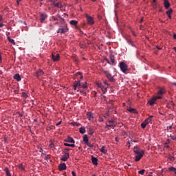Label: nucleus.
<instances>
[{
  "instance_id": "f257e3e1",
  "label": "nucleus",
  "mask_w": 176,
  "mask_h": 176,
  "mask_svg": "<svg viewBox=\"0 0 176 176\" xmlns=\"http://www.w3.org/2000/svg\"><path fill=\"white\" fill-rule=\"evenodd\" d=\"M106 78H107V79H109V82H112L113 83H115V82H116V80L115 79V78H113V76H112V74H111V73H109V72L108 71H103Z\"/></svg>"
},
{
  "instance_id": "f03ea898",
  "label": "nucleus",
  "mask_w": 176,
  "mask_h": 176,
  "mask_svg": "<svg viewBox=\"0 0 176 176\" xmlns=\"http://www.w3.org/2000/svg\"><path fill=\"white\" fill-rule=\"evenodd\" d=\"M63 155L60 158L62 162H67L68 159H69V152L68 151H63Z\"/></svg>"
},
{
  "instance_id": "7ed1b4c3",
  "label": "nucleus",
  "mask_w": 176,
  "mask_h": 176,
  "mask_svg": "<svg viewBox=\"0 0 176 176\" xmlns=\"http://www.w3.org/2000/svg\"><path fill=\"white\" fill-rule=\"evenodd\" d=\"M68 32V27L67 25L65 26H60V28L57 30V34H67Z\"/></svg>"
},
{
  "instance_id": "20e7f679",
  "label": "nucleus",
  "mask_w": 176,
  "mask_h": 176,
  "mask_svg": "<svg viewBox=\"0 0 176 176\" xmlns=\"http://www.w3.org/2000/svg\"><path fill=\"white\" fill-rule=\"evenodd\" d=\"M144 153H145V151L144 150H141L140 152L139 153H135V160L136 162H140V160H141V159H142V156H144Z\"/></svg>"
},
{
  "instance_id": "39448f33",
  "label": "nucleus",
  "mask_w": 176,
  "mask_h": 176,
  "mask_svg": "<svg viewBox=\"0 0 176 176\" xmlns=\"http://www.w3.org/2000/svg\"><path fill=\"white\" fill-rule=\"evenodd\" d=\"M120 67L123 74H126L127 72V64H126L124 62L120 63Z\"/></svg>"
},
{
  "instance_id": "423d86ee",
  "label": "nucleus",
  "mask_w": 176,
  "mask_h": 176,
  "mask_svg": "<svg viewBox=\"0 0 176 176\" xmlns=\"http://www.w3.org/2000/svg\"><path fill=\"white\" fill-rule=\"evenodd\" d=\"M34 76L39 79V78L45 76V72H43V70L40 69L34 73Z\"/></svg>"
},
{
  "instance_id": "0eeeda50",
  "label": "nucleus",
  "mask_w": 176,
  "mask_h": 176,
  "mask_svg": "<svg viewBox=\"0 0 176 176\" xmlns=\"http://www.w3.org/2000/svg\"><path fill=\"white\" fill-rule=\"evenodd\" d=\"M86 19L87 23L89 24V25H93V24H94V19H93V17L89 15H86Z\"/></svg>"
},
{
  "instance_id": "6e6552de",
  "label": "nucleus",
  "mask_w": 176,
  "mask_h": 176,
  "mask_svg": "<svg viewBox=\"0 0 176 176\" xmlns=\"http://www.w3.org/2000/svg\"><path fill=\"white\" fill-rule=\"evenodd\" d=\"M52 58L53 61H58V60H60V54L52 53Z\"/></svg>"
},
{
  "instance_id": "1a4fd4ad",
  "label": "nucleus",
  "mask_w": 176,
  "mask_h": 176,
  "mask_svg": "<svg viewBox=\"0 0 176 176\" xmlns=\"http://www.w3.org/2000/svg\"><path fill=\"white\" fill-rule=\"evenodd\" d=\"M80 86H81L80 80L74 81V85H73L74 90H76L78 87H80Z\"/></svg>"
},
{
  "instance_id": "9d476101",
  "label": "nucleus",
  "mask_w": 176,
  "mask_h": 176,
  "mask_svg": "<svg viewBox=\"0 0 176 176\" xmlns=\"http://www.w3.org/2000/svg\"><path fill=\"white\" fill-rule=\"evenodd\" d=\"M106 126H107V128L115 127V126H116L115 121H113V120H109L108 122V123L106 124Z\"/></svg>"
},
{
  "instance_id": "9b49d317",
  "label": "nucleus",
  "mask_w": 176,
  "mask_h": 176,
  "mask_svg": "<svg viewBox=\"0 0 176 176\" xmlns=\"http://www.w3.org/2000/svg\"><path fill=\"white\" fill-rule=\"evenodd\" d=\"M58 168L60 171L67 170V165L65 164V163L60 164L58 166Z\"/></svg>"
},
{
  "instance_id": "f8f14e48",
  "label": "nucleus",
  "mask_w": 176,
  "mask_h": 176,
  "mask_svg": "<svg viewBox=\"0 0 176 176\" xmlns=\"http://www.w3.org/2000/svg\"><path fill=\"white\" fill-rule=\"evenodd\" d=\"M164 6L165 9H170L171 4L168 1V0H164Z\"/></svg>"
},
{
  "instance_id": "ddd939ff",
  "label": "nucleus",
  "mask_w": 176,
  "mask_h": 176,
  "mask_svg": "<svg viewBox=\"0 0 176 176\" xmlns=\"http://www.w3.org/2000/svg\"><path fill=\"white\" fill-rule=\"evenodd\" d=\"M65 142H70L72 144H75V140L74 138L68 136L65 140Z\"/></svg>"
},
{
  "instance_id": "4468645a",
  "label": "nucleus",
  "mask_w": 176,
  "mask_h": 176,
  "mask_svg": "<svg viewBox=\"0 0 176 176\" xmlns=\"http://www.w3.org/2000/svg\"><path fill=\"white\" fill-rule=\"evenodd\" d=\"M50 2H51L52 5H54L55 8H61V3H56L53 0H50Z\"/></svg>"
},
{
  "instance_id": "2eb2a0df",
  "label": "nucleus",
  "mask_w": 176,
  "mask_h": 176,
  "mask_svg": "<svg viewBox=\"0 0 176 176\" xmlns=\"http://www.w3.org/2000/svg\"><path fill=\"white\" fill-rule=\"evenodd\" d=\"M46 19H47V14H41V16H40L41 23H43V21H45V20H46Z\"/></svg>"
},
{
  "instance_id": "dca6fc26",
  "label": "nucleus",
  "mask_w": 176,
  "mask_h": 176,
  "mask_svg": "<svg viewBox=\"0 0 176 176\" xmlns=\"http://www.w3.org/2000/svg\"><path fill=\"white\" fill-rule=\"evenodd\" d=\"M91 162L93 163V164H94V166H97L98 164V159L92 156L91 157Z\"/></svg>"
},
{
  "instance_id": "f3484780",
  "label": "nucleus",
  "mask_w": 176,
  "mask_h": 176,
  "mask_svg": "<svg viewBox=\"0 0 176 176\" xmlns=\"http://www.w3.org/2000/svg\"><path fill=\"white\" fill-rule=\"evenodd\" d=\"M153 118V116H150L148 118H146L144 122L148 125L149 124L150 122H152V118Z\"/></svg>"
},
{
  "instance_id": "a211bd4d",
  "label": "nucleus",
  "mask_w": 176,
  "mask_h": 176,
  "mask_svg": "<svg viewBox=\"0 0 176 176\" xmlns=\"http://www.w3.org/2000/svg\"><path fill=\"white\" fill-rule=\"evenodd\" d=\"M155 103H156V98H153L151 100H150L148 101L149 105H151V106L155 105Z\"/></svg>"
},
{
  "instance_id": "6ab92c4d",
  "label": "nucleus",
  "mask_w": 176,
  "mask_h": 176,
  "mask_svg": "<svg viewBox=\"0 0 176 176\" xmlns=\"http://www.w3.org/2000/svg\"><path fill=\"white\" fill-rule=\"evenodd\" d=\"M14 79H15V80H17V82H20V80H21V77L20 76L19 74H16L14 76Z\"/></svg>"
},
{
  "instance_id": "aec40b11",
  "label": "nucleus",
  "mask_w": 176,
  "mask_h": 176,
  "mask_svg": "<svg viewBox=\"0 0 176 176\" xmlns=\"http://www.w3.org/2000/svg\"><path fill=\"white\" fill-rule=\"evenodd\" d=\"M127 111H129V112H130L131 113H138V112H137V110L135 109L129 108Z\"/></svg>"
},
{
  "instance_id": "412c9836",
  "label": "nucleus",
  "mask_w": 176,
  "mask_h": 176,
  "mask_svg": "<svg viewBox=\"0 0 176 176\" xmlns=\"http://www.w3.org/2000/svg\"><path fill=\"white\" fill-rule=\"evenodd\" d=\"M110 60L112 65H115V56H113V54L110 55Z\"/></svg>"
},
{
  "instance_id": "4be33fe9",
  "label": "nucleus",
  "mask_w": 176,
  "mask_h": 176,
  "mask_svg": "<svg viewBox=\"0 0 176 176\" xmlns=\"http://www.w3.org/2000/svg\"><path fill=\"white\" fill-rule=\"evenodd\" d=\"M133 152H134V153H138L141 152V150L140 149V147L135 146L133 148Z\"/></svg>"
},
{
  "instance_id": "5701e85b",
  "label": "nucleus",
  "mask_w": 176,
  "mask_h": 176,
  "mask_svg": "<svg viewBox=\"0 0 176 176\" xmlns=\"http://www.w3.org/2000/svg\"><path fill=\"white\" fill-rule=\"evenodd\" d=\"M105 148H106L105 146H102V148L100 149L102 153H104V154L107 153V151L105 150Z\"/></svg>"
},
{
  "instance_id": "b1692460",
  "label": "nucleus",
  "mask_w": 176,
  "mask_h": 176,
  "mask_svg": "<svg viewBox=\"0 0 176 176\" xmlns=\"http://www.w3.org/2000/svg\"><path fill=\"white\" fill-rule=\"evenodd\" d=\"M107 87H108V85L107 87H104V85H102V87H100V89H102V91L103 92V94H105V93H107Z\"/></svg>"
},
{
  "instance_id": "393cba45",
  "label": "nucleus",
  "mask_w": 176,
  "mask_h": 176,
  "mask_svg": "<svg viewBox=\"0 0 176 176\" xmlns=\"http://www.w3.org/2000/svg\"><path fill=\"white\" fill-rule=\"evenodd\" d=\"M107 87H108V85L107 87H104V85H102V87H100V89H102V91L103 92V94H105V93H107Z\"/></svg>"
},
{
  "instance_id": "a878e982",
  "label": "nucleus",
  "mask_w": 176,
  "mask_h": 176,
  "mask_svg": "<svg viewBox=\"0 0 176 176\" xmlns=\"http://www.w3.org/2000/svg\"><path fill=\"white\" fill-rule=\"evenodd\" d=\"M87 116L89 118V120H91V119H93V113H91V112H87Z\"/></svg>"
},
{
  "instance_id": "bb28decb",
  "label": "nucleus",
  "mask_w": 176,
  "mask_h": 176,
  "mask_svg": "<svg viewBox=\"0 0 176 176\" xmlns=\"http://www.w3.org/2000/svg\"><path fill=\"white\" fill-rule=\"evenodd\" d=\"M173 8H170L169 10H168L166 12V14H167V16H170L171 14H173Z\"/></svg>"
},
{
  "instance_id": "cd10ccee",
  "label": "nucleus",
  "mask_w": 176,
  "mask_h": 176,
  "mask_svg": "<svg viewBox=\"0 0 176 176\" xmlns=\"http://www.w3.org/2000/svg\"><path fill=\"white\" fill-rule=\"evenodd\" d=\"M83 142L87 144V142H89V138L87 137V135H85L83 136Z\"/></svg>"
},
{
  "instance_id": "c85d7f7f",
  "label": "nucleus",
  "mask_w": 176,
  "mask_h": 176,
  "mask_svg": "<svg viewBox=\"0 0 176 176\" xmlns=\"http://www.w3.org/2000/svg\"><path fill=\"white\" fill-rule=\"evenodd\" d=\"M4 171L6 172V174L7 176H12V175L10 174V172H9L8 168H5Z\"/></svg>"
},
{
  "instance_id": "c756f323",
  "label": "nucleus",
  "mask_w": 176,
  "mask_h": 176,
  "mask_svg": "<svg viewBox=\"0 0 176 176\" xmlns=\"http://www.w3.org/2000/svg\"><path fill=\"white\" fill-rule=\"evenodd\" d=\"M47 28L49 30H54V25H53V23H50L48 25H47Z\"/></svg>"
},
{
  "instance_id": "7c9ffc66",
  "label": "nucleus",
  "mask_w": 176,
  "mask_h": 176,
  "mask_svg": "<svg viewBox=\"0 0 176 176\" xmlns=\"http://www.w3.org/2000/svg\"><path fill=\"white\" fill-rule=\"evenodd\" d=\"M79 131L81 134H85V133H86V129L85 127H81L79 129Z\"/></svg>"
},
{
  "instance_id": "2f4dec72",
  "label": "nucleus",
  "mask_w": 176,
  "mask_h": 176,
  "mask_svg": "<svg viewBox=\"0 0 176 176\" xmlns=\"http://www.w3.org/2000/svg\"><path fill=\"white\" fill-rule=\"evenodd\" d=\"M76 76H80L79 79H83V75H82V72L76 73Z\"/></svg>"
},
{
  "instance_id": "473e14b6",
  "label": "nucleus",
  "mask_w": 176,
  "mask_h": 176,
  "mask_svg": "<svg viewBox=\"0 0 176 176\" xmlns=\"http://www.w3.org/2000/svg\"><path fill=\"white\" fill-rule=\"evenodd\" d=\"M63 145L65 146H71L72 148H75V144H68V143H64Z\"/></svg>"
},
{
  "instance_id": "72a5a7b5",
  "label": "nucleus",
  "mask_w": 176,
  "mask_h": 176,
  "mask_svg": "<svg viewBox=\"0 0 176 176\" xmlns=\"http://www.w3.org/2000/svg\"><path fill=\"white\" fill-rule=\"evenodd\" d=\"M169 171H173L176 175V168L175 167L170 166L168 168Z\"/></svg>"
},
{
  "instance_id": "f704fd0d",
  "label": "nucleus",
  "mask_w": 176,
  "mask_h": 176,
  "mask_svg": "<svg viewBox=\"0 0 176 176\" xmlns=\"http://www.w3.org/2000/svg\"><path fill=\"white\" fill-rule=\"evenodd\" d=\"M70 24L72 25H76V24H78V21L72 20V21H70Z\"/></svg>"
},
{
  "instance_id": "c9c22d12",
  "label": "nucleus",
  "mask_w": 176,
  "mask_h": 176,
  "mask_svg": "<svg viewBox=\"0 0 176 176\" xmlns=\"http://www.w3.org/2000/svg\"><path fill=\"white\" fill-rule=\"evenodd\" d=\"M89 135H93V134H94V131L91 129V127L89 128Z\"/></svg>"
},
{
  "instance_id": "e433bc0d",
  "label": "nucleus",
  "mask_w": 176,
  "mask_h": 176,
  "mask_svg": "<svg viewBox=\"0 0 176 176\" xmlns=\"http://www.w3.org/2000/svg\"><path fill=\"white\" fill-rule=\"evenodd\" d=\"M162 94H164V89H160L159 91H158V95H159V96H162Z\"/></svg>"
},
{
  "instance_id": "4c0bfd02",
  "label": "nucleus",
  "mask_w": 176,
  "mask_h": 176,
  "mask_svg": "<svg viewBox=\"0 0 176 176\" xmlns=\"http://www.w3.org/2000/svg\"><path fill=\"white\" fill-rule=\"evenodd\" d=\"M72 126H76V127H79L80 126V124L78 122H72Z\"/></svg>"
},
{
  "instance_id": "58836bf2",
  "label": "nucleus",
  "mask_w": 176,
  "mask_h": 176,
  "mask_svg": "<svg viewBox=\"0 0 176 176\" xmlns=\"http://www.w3.org/2000/svg\"><path fill=\"white\" fill-rule=\"evenodd\" d=\"M145 173V169L141 170L138 172V174H140V175H144Z\"/></svg>"
},
{
  "instance_id": "ea45409f",
  "label": "nucleus",
  "mask_w": 176,
  "mask_h": 176,
  "mask_svg": "<svg viewBox=\"0 0 176 176\" xmlns=\"http://www.w3.org/2000/svg\"><path fill=\"white\" fill-rule=\"evenodd\" d=\"M147 124L143 122L142 124H141V127L142 129H145V127H146Z\"/></svg>"
},
{
  "instance_id": "a19ab883",
  "label": "nucleus",
  "mask_w": 176,
  "mask_h": 176,
  "mask_svg": "<svg viewBox=\"0 0 176 176\" xmlns=\"http://www.w3.org/2000/svg\"><path fill=\"white\" fill-rule=\"evenodd\" d=\"M22 97H23L24 98H27L28 97V95H27V93L23 92Z\"/></svg>"
},
{
  "instance_id": "79ce46f5",
  "label": "nucleus",
  "mask_w": 176,
  "mask_h": 176,
  "mask_svg": "<svg viewBox=\"0 0 176 176\" xmlns=\"http://www.w3.org/2000/svg\"><path fill=\"white\" fill-rule=\"evenodd\" d=\"M80 87H82V89H87V82H85V84H81V86Z\"/></svg>"
},
{
  "instance_id": "37998d69",
  "label": "nucleus",
  "mask_w": 176,
  "mask_h": 176,
  "mask_svg": "<svg viewBox=\"0 0 176 176\" xmlns=\"http://www.w3.org/2000/svg\"><path fill=\"white\" fill-rule=\"evenodd\" d=\"M85 144L86 145H87V146H89V148H93V144H91V143H89V142H87Z\"/></svg>"
},
{
  "instance_id": "c03bdc74",
  "label": "nucleus",
  "mask_w": 176,
  "mask_h": 176,
  "mask_svg": "<svg viewBox=\"0 0 176 176\" xmlns=\"http://www.w3.org/2000/svg\"><path fill=\"white\" fill-rule=\"evenodd\" d=\"M58 19H57L56 17H54V16H52L50 21H58Z\"/></svg>"
},
{
  "instance_id": "a18cd8bd",
  "label": "nucleus",
  "mask_w": 176,
  "mask_h": 176,
  "mask_svg": "<svg viewBox=\"0 0 176 176\" xmlns=\"http://www.w3.org/2000/svg\"><path fill=\"white\" fill-rule=\"evenodd\" d=\"M128 43H129V45H131V46H134V44L133 43V41H131V40H129V41H128Z\"/></svg>"
},
{
  "instance_id": "49530a36",
  "label": "nucleus",
  "mask_w": 176,
  "mask_h": 176,
  "mask_svg": "<svg viewBox=\"0 0 176 176\" xmlns=\"http://www.w3.org/2000/svg\"><path fill=\"white\" fill-rule=\"evenodd\" d=\"M171 129H173V124L169 126H167L166 130H168H168H171Z\"/></svg>"
},
{
  "instance_id": "de8ad7c7",
  "label": "nucleus",
  "mask_w": 176,
  "mask_h": 176,
  "mask_svg": "<svg viewBox=\"0 0 176 176\" xmlns=\"http://www.w3.org/2000/svg\"><path fill=\"white\" fill-rule=\"evenodd\" d=\"M169 159H170V160H171V162H174V160H175V158L173 156H169Z\"/></svg>"
},
{
  "instance_id": "09e8293b",
  "label": "nucleus",
  "mask_w": 176,
  "mask_h": 176,
  "mask_svg": "<svg viewBox=\"0 0 176 176\" xmlns=\"http://www.w3.org/2000/svg\"><path fill=\"white\" fill-rule=\"evenodd\" d=\"M10 43H12V45H14V40H13L12 38H11V40H10Z\"/></svg>"
},
{
  "instance_id": "8fccbe9b",
  "label": "nucleus",
  "mask_w": 176,
  "mask_h": 176,
  "mask_svg": "<svg viewBox=\"0 0 176 176\" xmlns=\"http://www.w3.org/2000/svg\"><path fill=\"white\" fill-rule=\"evenodd\" d=\"M96 85H97L98 87H102V84H101V83H97Z\"/></svg>"
},
{
  "instance_id": "3c124183",
  "label": "nucleus",
  "mask_w": 176,
  "mask_h": 176,
  "mask_svg": "<svg viewBox=\"0 0 176 176\" xmlns=\"http://www.w3.org/2000/svg\"><path fill=\"white\" fill-rule=\"evenodd\" d=\"M170 138H171V140H176V137L175 135H170Z\"/></svg>"
},
{
  "instance_id": "603ef678",
  "label": "nucleus",
  "mask_w": 176,
  "mask_h": 176,
  "mask_svg": "<svg viewBox=\"0 0 176 176\" xmlns=\"http://www.w3.org/2000/svg\"><path fill=\"white\" fill-rule=\"evenodd\" d=\"M68 151H71V148H66L64 149L63 152H67Z\"/></svg>"
},
{
  "instance_id": "864d4df0",
  "label": "nucleus",
  "mask_w": 176,
  "mask_h": 176,
  "mask_svg": "<svg viewBox=\"0 0 176 176\" xmlns=\"http://www.w3.org/2000/svg\"><path fill=\"white\" fill-rule=\"evenodd\" d=\"M3 21V19L2 18V16L0 15V23H2Z\"/></svg>"
},
{
  "instance_id": "5fc2aeb1",
  "label": "nucleus",
  "mask_w": 176,
  "mask_h": 176,
  "mask_svg": "<svg viewBox=\"0 0 176 176\" xmlns=\"http://www.w3.org/2000/svg\"><path fill=\"white\" fill-rule=\"evenodd\" d=\"M105 60L107 61V63L108 64H112V63L109 61V60H108L107 58H106Z\"/></svg>"
},
{
  "instance_id": "6e6d98bb",
  "label": "nucleus",
  "mask_w": 176,
  "mask_h": 176,
  "mask_svg": "<svg viewBox=\"0 0 176 176\" xmlns=\"http://www.w3.org/2000/svg\"><path fill=\"white\" fill-rule=\"evenodd\" d=\"M155 98H156V100H160V99H162V96H157Z\"/></svg>"
},
{
  "instance_id": "4d7b16f0",
  "label": "nucleus",
  "mask_w": 176,
  "mask_h": 176,
  "mask_svg": "<svg viewBox=\"0 0 176 176\" xmlns=\"http://www.w3.org/2000/svg\"><path fill=\"white\" fill-rule=\"evenodd\" d=\"M72 174L73 176H76V173L74 171H72Z\"/></svg>"
},
{
  "instance_id": "13d9d810",
  "label": "nucleus",
  "mask_w": 176,
  "mask_h": 176,
  "mask_svg": "<svg viewBox=\"0 0 176 176\" xmlns=\"http://www.w3.org/2000/svg\"><path fill=\"white\" fill-rule=\"evenodd\" d=\"M156 49H157L158 50H162V48L159 46H156Z\"/></svg>"
},
{
  "instance_id": "bf43d9fd",
  "label": "nucleus",
  "mask_w": 176,
  "mask_h": 176,
  "mask_svg": "<svg viewBox=\"0 0 176 176\" xmlns=\"http://www.w3.org/2000/svg\"><path fill=\"white\" fill-rule=\"evenodd\" d=\"M60 124H61V121H60L58 123H56V126H60Z\"/></svg>"
},
{
  "instance_id": "052dcab7",
  "label": "nucleus",
  "mask_w": 176,
  "mask_h": 176,
  "mask_svg": "<svg viewBox=\"0 0 176 176\" xmlns=\"http://www.w3.org/2000/svg\"><path fill=\"white\" fill-rule=\"evenodd\" d=\"M104 85H107V86H108V87H109V84H108V82H107V81H104Z\"/></svg>"
},
{
  "instance_id": "680f3d73",
  "label": "nucleus",
  "mask_w": 176,
  "mask_h": 176,
  "mask_svg": "<svg viewBox=\"0 0 176 176\" xmlns=\"http://www.w3.org/2000/svg\"><path fill=\"white\" fill-rule=\"evenodd\" d=\"M126 144L128 145V147L130 148V146H131L130 142H128L126 143Z\"/></svg>"
},
{
  "instance_id": "e2e57ef3",
  "label": "nucleus",
  "mask_w": 176,
  "mask_h": 176,
  "mask_svg": "<svg viewBox=\"0 0 176 176\" xmlns=\"http://www.w3.org/2000/svg\"><path fill=\"white\" fill-rule=\"evenodd\" d=\"M50 148H53V146H54V144H50Z\"/></svg>"
},
{
  "instance_id": "0e129e2a",
  "label": "nucleus",
  "mask_w": 176,
  "mask_h": 176,
  "mask_svg": "<svg viewBox=\"0 0 176 176\" xmlns=\"http://www.w3.org/2000/svg\"><path fill=\"white\" fill-rule=\"evenodd\" d=\"M3 27V24L1 23V22H0V28H2Z\"/></svg>"
},
{
  "instance_id": "69168bd1",
  "label": "nucleus",
  "mask_w": 176,
  "mask_h": 176,
  "mask_svg": "<svg viewBox=\"0 0 176 176\" xmlns=\"http://www.w3.org/2000/svg\"><path fill=\"white\" fill-rule=\"evenodd\" d=\"M173 38L176 39V34H173Z\"/></svg>"
},
{
  "instance_id": "338daca9",
  "label": "nucleus",
  "mask_w": 176,
  "mask_h": 176,
  "mask_svg": "<svg viewBox=\"0 0 176 176\" xmlns=\"http://www.w3.org/2000/svg\"><path fill=\"white\" fill-rule=\"evenodd\" d=\"M168 19H170L171 20L172 17L171 15H168Z\"/></svg>"
},
{
  "instance_id": "774afa93",
  "label": "nucleus",
  "mask_w": 176,
  "mask_h": 176,
  "mask_svg": "<svg viewBox=\"0 0 176 176\" xmlns=\"http://www.w3.org/2000/svg\"><path fill=\"white\" fill-rule=\"evenodd\" d=\"M115 140L118 142L119 141V140L118 139V138H115Z\"/></svg>"
}]
</instances>
